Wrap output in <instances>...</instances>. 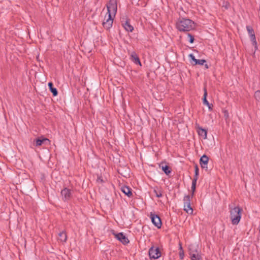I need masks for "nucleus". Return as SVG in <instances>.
<instances>
[{"label": "nucleus", "instance_id": "20", "mask_svg": "<svg viewBox=\"0 0 260 260\" xmlns=\"http://www.w3.org/2000/svg\"><path fill=\"white\" fill-rule=\"evenodd\" d=\"M121 190L128 197H131L133 196L132 189L127 186L124 185L122 186L121 188Z\"/></svg>", "mask_w": 260, "mask_h": 260}, {"label": "nucleus", "instance_id": "28", "mask_svg": "<svg viewBox=\"0 0 260 260\" xmlns=\"http://www.w3.org/2000/svg\"><path fill=\"white\" fill-rule=\"evenodd\" d=\"M153 191L155 193V194L156 197L160 198V197H162V194L161 190H157L156 189H154Z\"/></svg>", "mask_w": 260, "mask_h": 260}, {"label": "nucleus", "instance_id": "6", "mask_svg": "<svg viewBox=\"0 0 260 260\" xmlns=\"http://www.w3.org/2000/svg\"><path fill=\"white\" fill-rule=\"evenodd\" d=\"M150 218L152 223L158 229H160L162 225V222L160 217L155 213L150 212Z\"/></svg>", "mask_w": 260, "mask_h": 260}, {"label": "nucleus", "instance_id": "4", "mask_svg": "<svg viewBox=\"0 0 260 260\" xmlns=\"http://www.w3.org/2000/svg\"><path fill=\"white\" fill-rule=\"evenodd\" d=\"M190 195L185 196L183 199L184 201V209L183 210L188 214L192 215L193 214V209L191 207L190 205Z\"/></svg>", "mask_w": 260, "mask_h": 260}, {"label": "nucleus", "instance_id": "8", "mask_svg": "<svg viewBox=\"0 0 260 260\" xmlns=\"http://www.w3.org/2000/svg\"><path fill=\"white\" fill-rule=\"evenodd\" d=\"M107 18L106 17V19H105L106 21L103 22L102 25L105 29L109 30L112 26L114 17H113V15H111L110 13L109 14L107 15Z\"/></svg>", "mask_w": 260, "mask_h": 260}, {"label": "nucleus", "instance_id": "13", "mask_svg": "<svg viewBox=\"0 0 260 260\" xmlns=\"http://www.w3.org/2000/svg\"><path fill=\"white\" fill-rule=\"evenodd\" d=\"M188 251L190 256L195 258V254H200L198 251V246L195 244H190L188 246Z\"/></svg>", "mask_w": 260, "mask_h": 260}, {"label": "nucleus", "instance_id": "34", "mask_svg": "<svg viewBox=\"0 0 260 260\" xmlns=\"http://www.w3.org/2000/svg\"><path fill=\"white\" fill-rule=\"evenodd\" d=\"M205 68L207 69H209V66L207 64H204Z\"/></svg>", "mask_w": 260, "mask_h": 260}, {"label": "nucleus", "instance_id": "21", "mask_svg": "<svg viewBox=\"0 0 260 260\" xmlns=\"http://www.w3.org/2000/svg\"><path fill=\"white\" fill-rule=\"evenodd\" d=\"M58 240L62 242H66L67 240V235L66 231H62L58 234Z\"/></svg>", "mask_w": 260, "mask_h": 260}, {"label": "nucleus", "instance_id": "29", "mask_svg": "<svg viewBox=\"0 0 260 260\" xmlns=\"http://www.w3.org/2000/svg\"><path fill=\"white\" fill-rule=\"evenodd\" d=\"M191 260H202V257L201 254H195V258L190 256Z\"/></svg>", "mask_w": 260, "mask_h": 260}, {"label": "nucleus", "instance_id": "9", "mask_svg": "<svg viewBox=\"0 0 260 260\" xmlns=\"http://www.w3.org/2000/svg\"><path fill=\"white\" fill-rule=\"evenodd\" d=\"M121 22L124 29L128 32H132L134 30V27L130 24V19L126 18L121 19Z\"/></svg>", "mask_w": 260, "mask_h": 260}, {"label": "nucleus", "instance_id": "12", "mask_svg": "<svg viewBox=\"0 0 260 260\" xmlns=\"http://www.w3.org/2000/svg\"><path fill=\"white\" fill-rule=\"evenodd\" d=\"M113 232V234L115 236V238H116L118 241L121 242L123 245H127L129 243V241L127 237L123 233H119L118 234H115Z\"/></svg>", "mask_w": 260, "mask_h": 260}, {"label": "nucleus", "instance_id": "5", "mask_svg": "<svg viewBox=\"0 0 260 260\" xmlns=\"http://www.w3.org/2000/svg\"><path fill=\"white\" fill-rule=\"evenodd\" d=\"M149 256L151 259H156L158 258L161 256V252L159 247H155L152 246L148 251Z\"/></svg>", "mask_w": 260, "mask_h": 260}, {"label": "nucleus", "instance_id": "18", "mask_svg": "<svg viewBox=\"0 0 260 260\" xmlns=\"http://www.w3.org/2000/svg\"><path fill=\"white\" fill-rule=\"evenodd\" d=\"M130 59L135 64H139L141 66H142L140 58L136 52L133 51L131 53L130 55Z\"/></svg>", "mask_w": 260, "mask_h": 260}, {"label": "nucleus", "instance_id": "27", "mask_svg": "<svg viewBox=\"0 0 260 260\" xmlns=\"http://www.w3.org/2000/svg\"><path fill=\"white\" fill-rule=\"evenodd\" d=\"M254 97L257 102H260V90H258L255 92L254 94Z\"/></svg>", "mask_w": 260, "mask_h": 260}, {"label": "nucleus", "instance_id": "17", "mask_svg": "<svg viewBox=\"0 0 260 260\" xmlns=\"http://www.w3.org/2000/svg\"><path fill=\"white\" fill-rule=\"evenodd\" d=\"M209 161V157L204 154L200 159V164L203 169H207V165Z\"/></svg>", "mask_w": 260, "mask_h": 260}, {"label": "nucleus", "instance_id": "3", "mask_svg": "<svg viewBox=\"0 0 260 260\" xmlns=\"http://www.w3.org/2000/svg\"><path fill=\"white\" fill-rule=\"evenodd\" d=\"M106 7L108 12L105 16V19H106L107 15L109 14V13L111 15H113V17H115L117 10V0H110Z\"/></svg>", "mask_w": 260, "mask_h": 260}, {"label": "nucleus", "instance_id": "23", "mask_svg": "<svg viewBox=\"0 0 260 260\" xmlns=\"http://www.w3.org/2000/svg\"><path fill=\"white\" fill-rule=\"evenodd\" d=\"M198 179H193L192 181V184L191 187V194L190 197L192 198L194 194V192L196 189L197 181Z\"/></svg>", "mask_w": 260, "mask_h": 260}, {"label": "nucleus", "instance_id": "33", "mask_svg": "<svg viewBox=\"0 0 260 260\" xmlns=\"http://www.w3.org/2000/svg\"><path fill=\"white\" fill-rule=\"evenodd\" d=\"M223 113L224 114V117L225 120H226L229 118L228 111L227 110H223Z\"/></svg>", "mask_w": 260, "mask_h": 260}, {"label": "nucleus", "instance_id": "19", "mask_svg": "<svg viewBox=\"0 0 260 260\" xmlns=\"http://www.w3.org/2000/svg\"><path fill=\"white\" fill-rule=\"evenodd\" d=\"M159 167L161 168L163 172L168 176H169L172 171L171 167L167 165L165 162H161Z\"/></svg>", "mask_w": 260, "mask_h": 260}, {"label": "nucleus", "instance_id": "16", "mask_svg": "<svg viewBox=\"0 0 260 260\" xmlns=\"http://www.w3.org/2000/svg\"><path fill=\"white\" fill-rule=\"evenodd\" d=\"M117 172L119 174L125 178L129 176L130 170L127 166L120 167L117 169Z\"/></svg>", "mask_w": 260, "mask_h": 260}, {"label": "nucleus", "instance_id": "31", "mask_svg": "<svg viewBox=\"0 0 260 260\" xmlns=\"http://www.w3.org/2000/svg\"><path fill=\"white\" fill-rule=\"evenodd\" d=\"M96 182L98 183H103L105 182V180H104L102 176H98L96 179Z\"/></svg>", "mask_w": 260, "mask_h": 260}, {"label": "nucleus", "instance_id": "22", "mask_svg": "<svg viewBox=\"0 0 260 260\" xmlns=\"http://www.w3.org/2000/svg\"><path fill=\"white\" fill-rule=\"evenodd\" d=\"M48 87H49V90L51 92V93H52V95L54 96H55L57 95V94H58V91H57V89L56 88L53 87V83L51 82H50L48 83Z\"/></svg>", "mask_w": 260, "mask_h": 260}, {"label": "nucleus", "instance_id": "11", "mask_svg": "<svg viewBox=\"0 0 260 260\" xmlns=\"http://www.w3.org/2000/svg\"><path fill=\"white\" fill-rule=\"evenodd\" d=\"M50 143V141L48 139L44 138L43 136L38 137L34 140V145L37 147L41 146L43 144H49Z\"/></svg>", "mask_w": 260, "mask_h": 260}, {"label": "nucleus", "instance_id": "10", "mask_svg": "<svg viewBox=\"0 0 260 260\" xmlns=\"http://www.w3.org/2000/svg\"><path fill=\"white\" fill-rule=\"evenodd\" d=\"M60 193L63 202H68L72 197L71 190L67 187H64L62 189Z\"/></svg>", "mask_w": 260, "mask_h": 260}, {"label": "nucleus", "instance_id": "26", "mask_svg": "<svg viewBox=\"0 0 260 260\" xmlns=\"http://www.w3.org/2000/svg\"><path fill=\"white\" fill-rule=\"evenodd\" d=\"M180 247H179V257L181 259H183L184 258V251L182 248V247L181 246V244L179 243Z\"/></svg>", "mask_w": 260, "mask_h": 260}, {"label": "nucleus", "instance_id": "7", "mask_svg": "<svg viewBox=\"0 0 260 260\" xmlns=\"http://www.w3.org/2000/svg\"><path fill=\"white\" fill-rule=\"evenodd\" d=\"M246 29L248 35L250 37L252 44L254 47L255 50H256L257 49V46L254 29L251 26L249 25L246 26Z\"/></svg>", "mask_w": 260, "mask_h": 260}, {"label": "nucleus", "instance_id": "25", "mask_svg": "<svg viewBox=\"0 0 260 260\" xmlns=\"http://www.w3.org/2000/svg\"><path fill=\"white\" fill-rule=\"evenodd\" d=\"M199 175V169L197 164L194 165V175L193 179H198Z\"/></svg>", "mask_w": 260, "mask_h": 260}, {"label": "nucleus", "instance_id": "30", "mask_svg": "<svg viewBox=\"0 0 260 260\" xmlns=\"http://www.w3.org/2000/svg\"><path fill=\"white\" fill-rule=\"evenodd\" d=\"M187 36L189 38V42L190 43H193L194 41V36L190 33H187Z\"/></svg>", "mask_w": 260, "mask_h": 260}, {"label": "nucleus", "instance_id": "24", "mask_svg": "<svg viewBox=\"0 0 260 260\" xmlns=\"http://www.w3.org/2000/svg\"><path fill=\"white\" fill-rule=\"evenodd\" d=\"M205 62H206V60L204 59H197L195 62H191V63L192 66L204 65Z\"/></svg>", "mask_w": 260, "mask_h": 260}, {"label": "nucleus", "instance_id": "14", "mask_svg": "<svg viewBox=\"0 0 260 260\" xmlns=\"http://www.w3.org/2000/svg\"><path fill=\"white\" fill-rule=\"evenodd\" d=\"M208 95L207 90L206 87H204V95L203 98V103L205 105H206L208 107L209 111H211L213 110V105L212 104H210L207 100V96Z\"/></svg>", "mask_w": 260, "mask_h": 260}, {"label": "nucleus", "instance_id": "15", "mask_svg": "<svg viewBox=\"0 0 260 260\" xmlns=\"http://www.w3.org/2000/svg\"><path fill=\"white\" fill-rule=\"evenodd\" d=\"M196 128L200 136L202 137L204 139L207 138V131L206 129L202 128L198 123L196 124Z\"/></svg>", "mask_w": 260, "mask_h": 260}, {"label": "nucleus", "instance_id": "32", "mask_svg": "<svg viewBox=\"0 0 260 260\" xmlns=\"http://www.w3.org/2000/svg\"><path fill=\"white\" fill-rule=\"evenodd\" d=\"M188 57L190 59V62H195L196 60H197L193 54H189Z\"/></svg>", "mask_w": 260, "mask_h": 260}, {"label": "nucleus", "instance_id": "1", "mask_svg": "<svg viewBox=\"0 0 260 260\" xmlns=\"http://www.w3.org/2000/svg\"><path fill=\"white\" fill-rule=\"evenodd\" d=\"M176 28L180 31H189L196 28V24L190 19L179 17L176 22Z\"/></svg>", "mask_w": 260, "mask_h": 260}, {"label": "nucleus", "instance_id": "2", "mask_svg": "<svg viewBox=\"0 0 260 260\" xmlns=\"http://www.w3.org/2000/svg\"><path fill=\"white\" fill-rule=\"evenodd\" d=\"M243 210L239 207H235L230 210V218L234 225H237L241 218Z\"/></svg>", "mask_w": 260, "mask_h": 260}]
</instances>
